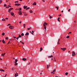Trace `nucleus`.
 <instances>
[{"label":"nucleus","instance_id":"40","mask_svg":"<svg viewBox=\"0 0 77 77\" xmlns=\"http://www.w3.org/2000/svg\"><path fill=\"white\" fill-rule=\"evenodd\" d=\"M24 16H27V14H24Z\"/></svg>","mask_w":77,"mask_h":77},{"label":"nucleus","instance_id":"57","mask_svg":"<svg viewBox=\"0 0 77 77\" xmlns=\"http://www.w3.org/2000/svg\"><path fill=\"white\" fill-rule=\"evenodd\" d=\"M59 16H61V14L60 15H59Z\"/></svg>","mask_w":77,"mask_h":77},{"label":"nucleus","instance_id":"47","mask_svg":"<svg viewBox=\"0 0 77 77\" xmlns=\"http://www.w3.org/2000/svg\"><path fill=\"white\" fill-rule=\"evenodd\" d=\"M57 21H59V22H60V20H58V19H57Z\"/></svg>","mask_w":77,"mask_h":77},{"label":"nucleus","instance_id":"30","mask_svg":"<svg viewBox=\"0 0 77 77\" xmlns=\"http://www.w3.org/2000/svg\"><path fill=\"white\" fill-rule=\"evenodd\" d=\"M18 3V1H15V2H14V3Z\"/></svg>","mask_w":77,"mask_h":77},{"label":"nucleus","instance_id":"13","mask_svg":"<svg viewBox=\"0 0 77 77\" xmlns=\"http://www.w3.org/2000/svg\"><path fill=\"white\" fill-rule=\"evenodd\" d=\"M19 15L22 14V13H21V11H19Z\"/></svg>","mask_w":77,"mask_h":77},{"label":"nucleus","instance_id":"16","mask_svg":"<svg viewBox=\"0 0 77 77\" xmlns=\"http://www.w3.org/2000/svg\"><path fill=\"white\" fill-rule=\"evenodd\" d=\"M29 35V32H26V34H25V35Z\"/></svg>","mask_w":77,"mask_h":77},{"label":"nucleus","instance_id":"7","mask_svg":"<svg viewBox=\"0 0 77 77\" xmlns=\"http://www.w3.org/2000/svg\"><path fill=\"white\" fill-rule=\"evenodd\" d=\"M36 5L37 3H36V2H34L33 4H32L33 5Z\"/></svg>","mask_w":77,"mask_h":77},{"label":"nucleus","instance_id":"58","mask_svg":"<svg viewBox=\"0 0 77 77\" xmlns=\"http://www.w3.org/2000/svg\"><path fill=\"white\" fill-rule=\"evenodd\" d=\"M0 60H2V59L1 58H0Z\"/></svg>","mask_w":77,"mask_h":77},{"label":"nucleus","instance_id":"35","mask_svg":"<svg viewBox=\"0 0 77 77\" xmlns=\"http://www.w3.org/2000/svg\"><path fill=\"white\" fill-rule=\"evenodd\" d=\"M2 2V0H0V4H1Z\"/></svg>","mask_w":77,"mask_h":77},{"label":"nucleus","instance_id":"50","mask_svg":"<svg viewBox=\"0 0 77 77\" xmlns=\"http://www.w3.org/2000/svg\"><path fill=\"white\" fill-rule=\"evenodd\" d=\"M21 43H22V44H23V45H24V43L23 42H21Z\"/></svg>","mask_w":77,"mask_h":77},{"label":"nucleus","instance_id":"54","mask_svg":"<svg viewBox=\"0 0 77 77\" xmlns=\"http://www.w3.org/2000/svg\"><path fill=\"white\" fill-rule=\"evenodd\" d=\"M70 33H71V32H69V34H70Z\"/></svg>","mask_w":77,"mask_h":77},{"label":"nucleus","instance_id":"37","mask_svg":"<svg viewBox=\"0 0 77 77\" xmlns=\"http://www.w3.org/2000/svg\"><path fill=\"white\" fill-rule=\"evenodd\" d=\"M7 40L8 39V37H6L5 38Z\"/></svg>","mask_w":77,"mask_h":77},{"label":"nucleus","instance_id":"34","mask_svg":"<svg viewBox=\"0 0 77 77\" xmlns=\"http://www.w3.org/2000/svg\"><path fill=\"white\" fill-rule=\"evenodd\" d=\"M55 71H56V69H55L54 70H53V72H55Z\"/></svg>","mask_w":77,"mask_h":77},{"label":"nucleus","instance_id":"31","mask_svg":"<svg viewBox=\"0 0 77 77\" xmlns=\"http://www.w3.org/2000/svg\"><path fill=\"white\" fill-rule=\"evenodd\" d=\"M68 72H66V73H65L66 75H68Z\"/></svg>","mask_w":77,"mask_h":77},{"label":"nucleus","instance_id":"11","mask_svg":"<svg viewBox=\"0 0 77 77\" xmlns=\"http://www.w3.org/2000/svg\"><path fill=\"white\" fill-rule=\"evenodd\" d=\"M2 21H5V20H5V19H4V18H3V19H2Z\"/></svg>","mask_w":77,"mask_h":77},{"label":"nucleus","instance_id":"56","mask_svg":"<svg viewBox=\"0 0 77 77\" xmlns=\"http://www.w3.org/2000/svg\"><path fill=\"white\" fill-rule=\"evenodd\" d=\"M42 1L43 2H45V0H42Z\"/></svg>","mask_w":77,"mask_h":77},{"label":"nucleus","instance_id":"52","mask_svg":"<svg viewBox=\"0 0 77 77\" xmlns=\"http://www.w3.org/2000/svg\"><path fill=\"white\" fill-rule=\"evenodd\" d=\"M27 8L28 9H30V8L29 7H28V8Z\"/></svg>","mask_w":77,"mask_h":77},{"label":"nucleus","instance_id":"2","mask_svg":"<svg viewBox=\"0 0 77 77\" xmlns=\"http://www.w3.org/2000/svg\"><path fill=\"white\" fill-rule=\"evenodd\" d=\"M9 28L10 29H13L14 28V26H10Z\"/></svg>","mask_w":77,"mask_h":77},{"label":"nucleus","instance_id":"5","mask_svg":"<svg viewBox=\"0 0 77 77\" xmlns=\"http://www.w3.org/2000/svg\"><path fill=\"white\" fill-rule=\"evenodd\" d=\"M18 76V74L16 72L15 74V75H14V76H15V77H16L17 76Z\"/></svg>","mask_w":77,"mask_h":77},{"label":"nucleus","instance_id":"6","mask_svg":"<svg viewBox=\"0 0 77 77\" xmlns=\"http://www.w3.org/2000/svg\"><path fill=\"white\" fill-rule=\"evenodd\" d=\"M12 9H13V8H10L9 10H8V12L10 13V11H11Z\"/></svg>","mask_w":77,"mask_h":77},{"label":"nucleus","instance_id":"49","mask_svg":"<svg viewBox=\"0 0 77 77\" xmlns=\"http://www.w3.org/2000/svg\"><path fill=\"white\" fill-rule=\"evenodd\" d=\"M13 38H15V39L16 38V37H14V35H13Z\"/></svg>","mask_w":77,"mask_h":77},{"label":"nucleus","instance_id":"64","mask_svg":"<svg viewBox=\"0 0 77 77\" xmlns=\"http://www.w3.org/2000/svg\"><path fill=\"white\" fill-rule=\"evenodd\" d=\"M55 77H58V76H56Z\"/></svg>","mask_w":77,"mask_h":77},{"label":"nucleus","instance_id":"21","mask_svg":"<svg viewBox=\"0 0 77 77\" xmlns=\"http://www.w3.org/2000/svg\"><path fill=\"white\" fill-rule=\"evenodd\" d=\"M5 35V33L4 32L2 33V35L3 36H4Z\"/></svg>","mask_w":77,"mask_h":77},{"label":"nucleus","instance_id":"24","mask_svg":"<svg viewBox=\"0 0 77 77\" xmlns=\"http://www.w3.org/2000/svg\"><path fill=\"white\" fill-rule=\"evenodd\" d=\"M25 26H26V24H23L24 28H25Z\"/></svg>","mask_w":77,"mask_h":77},{"label":"nucleus","instance_id":"28","mask_svg":"<svg viewBox=\"0 0 77 77\" xmlns=\"http://www.w3.org/2000/svg\"><path fill=\"white\" fill-rule=\"evenodd\" d=\"M21 36H23V35H24V34H23V33L21 34Z\"/></svg>","mask_w":77,"mask_h":77},{"label":"nucleus","instance_id":"59","mask_svg":"<svg viewBox=\"0 0 77 77\" xmlns=\"http://www.w3.org/2000/svg\"><path fill=\"white\" fill-rule=\"evenodd\" d=\"M32 32H33V33H34V31H32Z\"/></svg>","mask_w":77,"mask_h":77},{"label":"nucleus","instance_id":"12","mask_svg":"<svg viewBox=\"0 0 77 77\" xmlns=\"http://www.w3.org/2000/svg\"><path fill=\"white\" fill-rule=\"evenodd\" d=\"M10 7V5H8V6L6 7V8H8Z\"/></svg>","mask_w":77,"mask_h":77},{"label":"nucleus","instance_id":"48","mask_svg":"<svg viewBox=\"0 0 77 77\" xmlns=\"http://www.w3.org/2000/svg\"><path fill=\"white\" fill-rule=\"evenodd\" d=\"M7 74H6L5 75V76H4V77H6V76H7Z\"/></svg>","mask_w":77,"mask_h":77},{"label":"nucleus","instance_id":"8","mask_svg":"<svg viewBox=\"0 0 77 77\" xmlns=\"http://www.w3.org/2000/svg\"><path fill=\"white\" fill-rule=\"evenodd\" d=\"M50 66H51V65H47V68L48 69V68H49V67Z\"/></svg>","mask_w":77,"mask_h":77},{"label":"nucleus","instance_id":"32","mask_svg":"<svg viewBox=\"0 0 77 77\" xmlns=\"http://www.w3.org/2000/svg\"><path fill=\"white\" fill-rule=\"evenodd\" d=\"M69 36H66V38H69Z\"/></svg>","mask_w":77,"mask_h":77},{"label":"nucleus","instance_id":"41","mask_svg":"<svg viewBox=\"0 0 77 77\" xmlns=\"http://www.w3.org/2000/svg\"><path fill=\"white\" fill-rule=\"evenodd\" d=\"M52 57H53V56L51 55V56H50V57H51V58Z\"/></svg>","mask_w":77,"mask_h":77},{"label":"nucleus","instance_id":"17","mask_svg":"<svg viewBox=\"0 0 77 77\" xmlns=\"http://www.w3.org/2000/svg\"><path fill=\"white\" fill-rule=\"evenodd\" d=\"M5 53H4L3 54H2V56H4V55H5Z\"/></svg>","mask_w":77,"mask_h":77},{"label":"nucleus","instance_id":"36","mask_svg":"<svg viewBox=\"0 0 77 77\" xmlns=\"http://www.w3.org/2000/svg\"><path fill=\"white\" fill-rule=\"evenodd\" d=\"M70 10H71L70 9H69L68 10V12H70Z\"/></svg>","mask_w":77,"mask_h":77},{"label":"nucleus","instance_id":"61","mask_svg":"<svg viewBox=\"0 0 77 77\" xmlns=\"http://www.w3.org/2000/svg\"><path fill=\"white\" fill-rule=\"evenodd\" d=\"M28 9H27V8H26V10H28Z\"/></svg>","mask_w":77,"mask_h":77},{"label":"nucleus","instance_id":"63","mask_svg":"<svg viewBox=\"0 0 77 77\" xmlns=\"http://www.w3.org/2000/svg\"><path fill=\"white\" fill-rule=\"evenodd\" d=\"M21 21H20V22H19V23H21Z\"/></svg>","mask_w":77,"mask_h":77},{"label":"nucleus","instance_id":"15","mask_svg":"<svg viewBox=\"0 0 77 77\" xmlns=\"http://www.w3.org/2000/svg\"><path fill=\"white\" fill-rule=\"evenodd\" d=\"M2 42H3V44H5V41H4V40H2Z\"/></svg>","mask_w":77,"mask_h":77},{"label":"nucleus","instance_id":"29","mask_svg":"<svg viewBox=\"0 0 77 77\" xmlns=\"http://www.w3.org/2000/svg\"><path fill=\"white\" fill-rule=\"evenodd\" d=\"M1 71L4 72L5 71V70H4L2 69Z\"/></svg>","mask_w":77,"mask_h":77},{"label":"nucleus","instance_id":"10","mask_svg":"<svg viewBox=\"0 0 77 77\" xmlns=\"http://www.w3.org/2000/svg\"><path fill=\"white\" fill-rule=\"evenodd\" d=\"M10 14H11V15L12 16H13L14 15V13L13 12H11Z\"/></svg>","mask_w":77,"mask_h":77},{"label":"nucleus","instance_id":"44","mask_svg":"<svg viewBox=\"0 0 77 77\" xmlns=\"http://www.w3.org/2000/svg\"><path fill=\"white\" fill-rule=\"evenodd\" d=\"M19 37H17V38H16V39H17V40H18V39H19Z\"/></svg>","mask_w":77,"mask_h":77},{"label":"nucleus","instance_id":"43","mask_svg":"<svg viewBox=\"0 0 77 77\" xmlns=\"http://www.w3.org/2000/svg\"><path fill=\"white\" fill-rule=\"evenodd\" d=\"M57 44H58V45H59V44H60V43H59V42H57Z\"/></svg>","mask_w":77,"mask_h":77},{"label":"nucleus","instance_id":"45","mask_svg":"<svg viewBox=\"0 0 77 77\" xmlns=\"http://www.w3.org/2000/svg\"><path fill=\"white\" fill-rule=\"evenodd\" d=\"M11 25V24H8V26H10Z\"/></svg>","mask_w":77,"mask_h":77},{"label":"nucleus","instance_id":"62","mask_svg":"<svg viewBox=\"0 0 77 77\" xmlns=\"http://www.w3.org/2000/svg\"><path fill=\"white\" fill-rule=\"evenodd\" d=\"M60 19V18L59 17H58V19H57V20H59Z\"/></svg>","mask_w":77,"mask_h":77},{"label":"nucleus","instance_id":"23","mask_svg":"<svg viewBox=\"0 0 77 77\" xmlns=\"http://www.w3.org/2000/svg\"><path fill=\"white\" fill-rule=\"evenodd\" d=\"M18 65V63H16L15 64H14V66H16L17 65Z\"/></svg>","mask_w":77,"mask_h":77},{"label":"nucleus","instance_id":"51","mask_svg":"<svg viewBox=\"0 0 77 77\" xmlns=\"http://www.w3.org/2000/svg\"><path fill=\"white\" fill-rule=\"evenodd\" d=\"M31 34H32L33 35H34V34H33V33L32 32H31Z\"/></svg>","mask_w":77,"mask_h":77},{"label":"nucleus","instance_id":"46","mask_svg":"<svg viewBox=\"0 0 77 77\" xmlns=\"http://www.w3.org/2000/svg\"><path fill=\"white\" fill-rule=\"evenodd\" d=\"M17 4H15V5H15V6H17Z\"/></svg>","mask_w":77,"mask_h":77},{"label":"nucleus","instance_id":"19","mask_svg":"<svg viewBox=\"0 0 77 77\" xmlns=\"http://www.w3.org/2000/svg\"><path fill=\"white\" fill-rule=\"evenodd\" d=\"M21 37H22V36H21V35L20 34L19 36H18V37L20 38H21Z\"/></svg>","mask_w":77,"mask_h":77},{"label":"nucleus","instance_id":"26","mask_svg":"<svg viewBox=\"0 0 77 77\" xmlns=\"http://www.w3.org/2000/svg\"><path fill=\"white\" fill-rule=\"evenodd\" d=\"M55 8H57V10H58V7H55Z\"/></svg>","mask_w":77,"mask_h":77},{"label":"nucleus","instance_id":"53","mask_svg":"<svg viewBox=\"0 0 77 77\" xmlns=\"http://www.w3.org/2000/svg\"><path fill=\"white\" fill-rule=\"evenodd\" d=\"M10 41L9 42H8V45L9 43H10Z\"/></svg>","mask_w":77,"mask_h":77},{"label":"nucleus","instance_id":"55","mask_svg":"<svg viewBox=\"0 0 77 77\" xmlns=\"http://www.w3.org/2000/svg\"><path fill=\"white\" fill-rule=\"evenodd\" d=\"M54 72H51V73H53Z\"/></svg>","mask_w":77,"mask_h":77},{"label":"nucleus","instance_id":"33","mask_svg":"<svg viewBox=\"0 0 77 77\" xmlns=\"http://www.w3.org/2000/svg\"><path fill=\"white\" fill-rule=\"evenodd\" d=\"M20 4H17V6H20Z\"/></svg>","mask_w":77,"mask_h":77},{"label":"nucleus","instance_id":"20","mask_svg":"<svg viewBox=\"0 0 77 77\" xmlns=\"http://www.w3.org/2000/svg\"><path fill=\"white\" fill-rule=\"evenodd\" d=\"M42 48H40V51H42Z\"/></svg>","mask_w":77,"mask_h":77},{"label":"nucleus","instance_id":"38","mask_svg":"<svg viewBox=\"0 0 77 77\" xmlns=\"http://www.w3.org/2000/svg\"><path fill=\"white\" fill-rule=\"evenodd\" d=\"M25 6H23L24 8L25 9H26V8L25 7Z\"/></svg>","mask_w":77,"mask_h":77},{"label":"nucleus","instance_id":"60","mask_svg":"<svg viewBox=\"0 0 77 77\" xmlns=\"http://www.w3.org/2000/svg\"><path fill=\"white\" fill-rule=\"evenodd\" d=\"M30 29V28H28V30H29V29Z\"/></svg>","mask_w":77,"mask_h":77},{"label":"nucleus","instance_id":"4","mask_svg":"<svg viewBox=\"0 0 77 77\" xmlns=\"http://www.w3.org/2000/svg\"><path fill=\"white\" fill-rule=\"evenodd\" d=\"M61 49L63 50V51H64L66 50V48H61Z\"/></svg>","mask_w":77,"mask_h":77},{"label":"nucleus","instance_id":"3","mask_svg":"<svg viewBox=\"0 0 77 77\" xmlns=\"http://www.w3.org/2000/svg\"><path fill=\"white\" fill-rule=\"evenodd\" d=\"M75 55V53L74 51H72V56H74Z\"/></svg>","mask_w":77,"mask_h":77},{"label":"nucleus","instance_id":"42","mask_svg":"<svg viewBox=\"0 0 77 77\" xmlns=\"http://www.w3.org/2000/svg\"><path fill=\"white\" fill-rule=\"evenodd\" d=\"M60 40V39H58V42H59Z\"/></svg>","mask_w":77,"mask_h":77},{"label":"nucleus","instance_id":"27","mask_svg":"<svg viewBox=\"0 0 77 77\" xmlns=\"http://www.w3.org/2000/svg\"><path fill=\"white\" fill-rule=\"evenodd\" d=\"M19 11H20L21 10V8H19Z\"/></svg>","mask_w":77,"mask_h":77},{"label":"nucleus","instance_id":"1","mask_svg":"<svg viewBox=\"0 0 77 77\" xmlns=\"http://www.w3.org/2000/svg\"><path fill=\"white\" fill-rule=\"evenodd\" d=\"M48 25V23H46L45 22H44L43 24V26L44 27V29L46 30H47V29H46V25L47 26Z\"/></svg>","mask_w":77,"mask_h":77},{"label":"nucleus","instance_id":"25","mask_svg":"<svg viewBox=\"0 0 77 77\" xmlns=\"http://www.w3.org/2000/svg\"><path fill=\"white\" fill-rule=\"evenodd\" d=\"M6 6H7L6 4H4V6L5 7H6Z\"/></svg>","mask_w":77,"mask_h":77},{"label":"nucleus","instance_id":"22","mask_svg":"<svg viewBox=\"0 0 77 77\" xmlns=\"http://www.w3.org/2000/svg\"><path fill=\"white\" fill-rule=\"evenodd\" d=\"M30 13H32L33 12V11H32L31 10H30Z\"/></svg>","mask_w":77,"mask_h":77},{"label":"nucleus","instance_id":"9","mask_svg":"<svg viewBox=\"0 0 77 77\" xmlns=\"http://www.w3.org/2000/svg\"><path fill=\"white\" fill-rule=\"evenodd\" d=\"M22 60H24V61H25L26 60H27V59L26 58H23Z\"/></svg>","mask_w":77,"mask_h":77},{"label":"nucleus","instance_id":"14","mask_svg":"<svg viewBox=\"0 0 77 77\" xmlns=\"http://www.w3.org/2000/svg\"><path fill=\"white\" fill-rule=\"evenodd\" d=\"M15 62H14V63H16L17 62L18 60L17 59L15 60Z\"/></svg>","mask_w":77,"mask_h":77},{"label":"nucleus","instance_id":"39","mask_svg":"<svg viewBox=\"0 0 77 77\" xmlns=\"http://www.w3.org/2000/svg\"><path fill=\"white\" fill-rule=\"evenodd\" d=\"M5 20H8V18H5Z\"/></svg>","mask_w":77,"mask_h":77},{"label":"nucleus","instance_id":"18","mask_svg":"<svg viewBox=\"0 0 77 77\" xmlns=\"http://www.w3.org/2000/svg\"><path fill=\"white\" fill-rule=\"evenodd\" d=\"M49 18L50 19H51V18H53V17H51L50 15H49Z\"/></svg>","mask_w":77,"mask_h":77}]
</instances>
